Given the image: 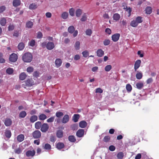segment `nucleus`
<instances>
[{
    "label": "nucleus",
    "instance_id": "1",
    "mask_svg": "<svg viewBox=\"0 0 159 159\" xmlns=\"http://www.w3.org/2000/svg\"><path fill=\"white\" fill-rule=\"evenodd\" d=\"M22 60L25 62H30L32 60L33 57L32 55L30 52L24 53L22 57Z\"/></svg>",
    "mask_w": 159,
    "mask_h": 159
},
{
    "label": "nucleus",
    "instance_id": "2",
    "mask_svg": "<svg viewBox=\"0 0 159 159\" xmlns=\"http://www.w3.org/2000/svg\"><path fill=\"white\" fill-rule=\"evenodd\" d=\"M41 46L43 48L46 47L48 50L52 49L55 47L54 43L52 42H49L47 43L46 42H44L42 43Z\"/></svg>",
    "mask_w": 159,
    "mask_h": 159
},
{
    "label": "nucleus",
    "instance_id": "3",
    "mask_svg": "<svg viewBox=\"0 0 159 159\" xmlns=\"http://www.w3.org/2000/svg\"><path fill=\"white\" fill-rule=\"evenodd\" d=\"M34 84L33 80L32 79H29L26 81H25L24 84H22V86L25 88H26L25 86L28 87H31Z\"/></svg>",
    "mask_w": 159,
    "mask_h": 159
},
{
    "label": "nucleus",
    "instance_id": "4",
    "mask_svg": "<svg viewBox=\"0 0 159 159\" xmlns=\"http://www.w3.org/2000/svg\"><path fill=\"white\" fill-rule=\"evenodd\" d=\"M17 58L18 56L15 53H13L10 55L9 59L10 61L15 62L17 60Z\"/></svg>",
    "mask_w": 159,
    "mask_h": 159
},
{
    "label": "nucleus",
    "instance_id": "5",
    "mask_svg": "<svg viewBox=\"0 0 159 159\" xmlns=\"http://www.w3.org/2000/svg\"><path fill=\"white\" fill-rule=\"evenodd\" d=\"M41 132L39 130L34 131L32 133V136L34 139H38L41 136Z\"/></svg>",
    "mask_w": 159,
    "mask_h": 159
},
{
    "label": "nucleus",
    "instance_id": "6",
    "mask_svg": "<svg viewBox=\"0 0 159 159\" xmlns=\"http://www.w3.org/2000/svg\"><path fill=\"white\" fill-rule=\"evenodd\" d=\"M49 128V126L47 124L43 123L42 125L41 130L43 132H46L48 130Z\"/></svg>",
    "mask_w": 159,
    "mask_h": 159
},
{
    "label": "nucleus",
    "instance_id": "7",
    "mask_svg": "<svg viewBox=\"0 0 159 159\" xmlns=\"http://www.w3.org/2000/svg\"><path fill=\"white\" fill-rule=\"evenodd\" d=\"M141 62V61L140 60H138L135 62L134 65V70L135 71H136L137 70L140 66Z\"/></svg>",
    "mask_w": 159,
    "mask_h": 159
},
{
    "label": "nucleus",
    "instance_id": "8",
    "mask_svg": "<svg viewBox=\"0 0 159 159\" xmlns=\"http://www.w3.org/2000/svg\"><path fill=\"white\" fill-rule=\"evenodd\" d=\"M120 35L117 33L111 36L112 40L114 42H117L119 39Z\"/></svg>",
    "mask_w": 159,
    "mask_h": 159
},
{
    "label": "nucleus",
    "instance_id": "9",
    "mask_svg": "<svg viewBox=\"0 0 159 159\" xmlns=\"http://www.w3.org/2000/svg\"><path fill=\"white\" fill-rule=\"evenodd\" d=\"M35 153V152L34 150H33L32 151L28 150L26 152V155L28 157H33Z\"/></svg>",
    "mask_w": 159,
    "mask_h": 159
},
{
    "label": "nucleus",
    "instance_id": "10",
    "mask_svg": "<svg viewBox=\"0 0 159 159\" xmlns=\"http://www.w3.org/2000/svg\"><path fill=\"white\" fill-rule=\"evenodd\" d=\"M84 133V130L83 129H79L77 132L76 135L79 138L82 137Z\"/></svg>",
    "mask_w": 159,
    "mask_h": 159
},
{
    "label": "nucleus",
    "instance_id": "11",
    "mask_svg": "<svg viewBox=\"0 0 159 159\" xmlns=\"http://www.w3.org/2000/svg\"><path fill=\"white\" fill-rule=\"evenodd\" d=\"M69 117L68 115H66L63 117L62 120V123H66L69 121Z\"/></svg>",
    "mask_w": 159,
    "mask_h": 159
},
{
    "label": "nucleus",
    "instance_id": "12",
    "mask_svg": "<svg viewBox=\"0 0 159 159\" xmlns=\"http://www.w3.org/2000/svg\"><path fill=\"white\" fill-rule=\"evenodd\" d=\"M56 135L57 137L59 138H61L63 135V133L62 130H58L56 133Z\"/></svg>",
    "mask_w": 159,
    "mask_h": 159
},
{
    "label": "nucleus",
    "instance_id": "13",
    "mask_svg": "<svg viewBox=\"0 0 159 159\" xmlns=\"http://www.w3.org/2000/svg\"><path fill=\"white\" fill-rule=\"evenodd\" d=\"M64 146V144L63 143L61 142H59L56 145V148L59 150L63 148Z\"/></svg>",
    "mask_w": 159,
    "mask_h": 159
},
{
    "label": "nucleus",
    "instance_id": "14",
    "mask_svg": "<svg viewBox=\"0 0 159 159\" xmlns=\"http://www.w3.org/2000/svg\"><path fill=\"white\" fill-rule=\"evenodd\" d=\"M25 136L23 134L19 135L17 137V141L19 142H21L24 139Z\"/></svg>",
    "mask_w": 159,
    "mask_h": 159
},
{
    "label": "nucleus",
    "instance_id": "15",
    "mask_svg": "<svg viewBox=\"0 0 159 159\" xmlns=\"http://www.w3.org/2000/svg\"><path fill=\"white\" fill-rule=\"evenodd\" d=\"M61 60L59 58L57 59L55 61V64L57 67H60L61 64Z\"/></svg>",
    "mask_w": 159,
    "mask_h": 159
},
{
    "label": "nucleus",
    "instance_id": "16",
    "mask_svg": "<svg viewBox=\"0 0 159 159\" xmlns=\"http://www.w3.org/2000/svg\"><path fill=\"white\" fill-rule=\"evenodd\" d=\"M38 120V117L36 115H33L31 116L30 119V121L31 123H34Z\"/></svg>",
    "mask_w": 159,
    "mask_h": 159
},
{
    "label": "nucleus",
    "instance_id": "17",
    "mask_svg": "<svg viewBox=\"0 0 159 159\" xmlns=\"http://www.w3.org/2000/svg\"><path fill=\"white\" fill-rule=\"evenodd\" d=\"M104 54L103 51L101 49H98L97 52V55L99 57H102Z\"/></svg>",
    "mask_w": 159,
    "mask_h": 159
},
{
    "label": "nucleus",
    "instance_id": "18",
    "mask_svg": "<svg viewBox=\"0 0 159 159\" xmlns=\"http://www.w3.org/2000/svg\"><path fill=\"white\" fill-rule=\"evenodd\" d=\"M87 125V123L85 121H82L79 123V126L82 128H85Z\"/></svg>",
    "mask_w": 159,
    "mask_h": 159
},
{
    "label": "nucleus",
    "instance_id": "19",
    "mask_svg": "<svg viewBox=\"0 0 159 159\" xmlns=\"http://www.w3.org/2000/svg\"><path fill=\"white\" fill-rule=\"evenodd\" d=\"M120 16L119 14L115 13L114 14L113 18L115 20L117 21L120 19Z\"/></svg>",
    "mask_w": 159,
    "mask_h": 159
},
{
    "label": "nucleus",
    "instance_id": "20",
    "mask_svg": "<svg viewBox=\"0 0 159 159\" xmlns=\"http://www.w3.org/2000/svg\"><path fill=\"white\" fill-rule=\"evenodd\" d=\"M146 13L148 14H150L152 11V9L151 7L148 6L145 9Z\"/></svg>",
    "mask_w": 159,
    "mask_h": 159
},
{
    "label": "nucleus",
    "instance_id": "21",
    "mask_svg": "<svg viewBox=\"0 0 159 159\" xmlns=\"http://www.w3.org/2000/svg\"><path fill=\"white\" fill-rule=\"evenodd\" d=\"M20 4V0H14L13 1V6L16 7L19 6Z\"/></svg>",
    "mask_w": 159,
    "mask_h": 159
},
{
    "label": "nucleus",
    "instance_id": "22",
    "mask_svg": "<svg viewBox=\"0 0 159 159\" xmlns=\"http://www.w3.org/2000/svg\"><path fill=\"white\" fill-rule=\"evenodd\" d=\"M80 115L79 114H74L73 117V120L74 122H76L78 121Z\"/></svg>",
    "mask_w": 159,
    "mask_h": 159
},
{
    "label": "nucleus",
    "instance_id": "23",
    "mask_svg": "<svg viewBox=\"0 0 159 159\" xmlns=\"http://www.w3.org/2000/svg\"><path fill=\"white\" fill-rule=\"evenodd\" d=\"M82 13V11L80 9H77L75 12L76 16L77 17H80Z\"/></svg>",
    "mask_w": 159,
    "mask_h": 159
},
{
    "label": "nucleus",
    "instance_id": "24",
    "mask_svg": "<svg viewBox=\"0 0 159 159\" xmlns=\"http://www.w3.org/2000/svg\"><path fill=\"white\" fill-rule=\"evenodd\" d=\"M27 113L25 111H21L19 114V116L21 118H24L26 116Z\"/></svg>",
    "mask_w": 159,
    "mask_h": 159
},
{
    "label": "nucleus",
    "instance_id": "25",
    "mask_svg": "<svg viewBox=\"0 0 159 159\" xmlns=\"http://www.w3.org/2000/svg\"><path fill=\"white\" fill-rule=\"evenodd\" d=\"M136 78L138 80L141 79L143 77L142 73L141 72L138 71L136 75Z\"/></svg>",
    "mask_w": 159,
    "mask_h": 159
},
{
    "label": "nucleus",
    "instance_id": "26",
    "mask_svg": "<svg viewBox=\"0 0 159 159\" xmlns=\"http://www.w3.org/2000/svg\"><path fill=\"white\" fill-rule=\"evenodd\" d=\"M42 124L41 122L38 121L35 124V127L37 129H39L42 126Z\"/></svg>",
    "mask_w": 159,
    "mask_h": 159
},
{
    "label": "nucleus",
    "instance_id": "27",
    "mask_svg": "<svg viewBox=\"0 0 159 159\" xmlns=\"http://www.w3.org/2000/svg\"><path fill=\"white\" fill-rule=\"evenodd\" d=\"M11 120L9 119H6L5 120V124L7 126H9L11 124Z\"/></svg>",
    "mask_w": 159,
    "mask_h": 159
},
{
    "label": "nucleus",
    "instance_id": "28",
    "mask_svg": "<svg viewBox=\"0 0 159 159\" xmlns=\"http://www.w3.org/2000/svg\"><path fill=\"white\" fill-rule=\"evenodd\" d=\"M130 25L133 27H136L138 25L135 20H134L132 21L130 23Z\"/></svg>",
    "mask_w": 159,
    "mask_h": 159
},
{
    "label": "nucleus",
    "instance_id": "29",
    "mask_svg": "<svg viewBox=\"0 0 159 159\" xmlns=\"http://www.w3.org/2000/svg\"><path fill=\"white\" fill-rule=\"evenodd\" d=\"M26 77V74L24 72L22 73L20 75L19 78L20 80H25Z\"/></svg>",
    "mask_w": 159,
    "mask_h": 159
},
{
    "label": "nucleus",
    "instance_id": "30",
    "mask_svg": "<svg viewBox=\"0 0 159 159\" xmlns=\"http://www.w3.org/2000/svg\"><path fill=\"white\" fill-rule=\"evenodd\" d=\"M136 86L137 88L140 89L143 87V84L142 82H139L136 84Z\"/></svg>",
    "mask_w": 159,
    "mask_h": 159
},
{
    "label": "nucleus",
    "instance_id": "31",
    "mask_svg": "<svg viewBox=\"0 0 159 159\" xmlns=\"http://www.w3.org/2000/svg\"><path fill=\"white\" fill-rule=\"evenodd\" d=\"M68 139L70 142H75L76 141L75 137L73 135L69 136L68 137Z\"/></svg>",
    "mask_w": 159,
    "mask_h": 159
},
{
    "label": "nucleus",
    "instance_id": "32",
    "mask_svg": "<svg viewBox=\"0 0 159 159\" xmlns=\"http://www.w3.org/2000/svg\"><path fill=\"white\" fill-rule=\"evenodd\" d=\"M18 48L20 50H22L25 48V44L23 43H20L18 46Z\"/></svg>",
    "mask_w": 159,
    "mask_h": 159
},
{
    "label": "nucleus",
    "instance_id": "33",
    "mask_svg": "<svg viewBox=\"0 0 159 159\" xmlns=\"http://www.w3.org/2000/svg\"><path fill=\"white\" fill-rule=\"evenodd\" d=\"M75 28L73 26H69L68 29V32L72 34L75 31Z\"/></svg>",
    "mask_w": 159,
    "mask_h": 159
},
{
    "label": "nucleus",
    "instance_id": "34",
    "mask_svg": "<svg viewBox=\"0 0 159 159\" xmlns=\"http://www.w3.org/2000/svg\"><path fill=\"white\" fill-rule=\"evenodd\" d=\"M135 20L138 24L143 22L142 17L140 16L137 17L135 18Z\"/></svg>",
    "mask_w": 159,
    "mask_h": 159
},
{
    "label": "nucleus",
    "instance_id": "35",
    "mask_svg": "<svg viewBox=\"0 0 159 159\" xmlns=\"http://www.w3.org/2000/svg\"><path fill=\"white\" fill-rule=\"evenodd\" d=\"M47 118V117L46 115L43 114H41L39 116V120H44L46 119Z\"/></svg>",
    "mask_w": 159,
    "mask_h": 159
},
{
    "label": "nucleus",
    "instance_id": "36",
    "mask_svg": "<svg viewBox=\"0 0 159 159\" xmlns=\"http://www.w3.org/2000/svg\"><path fill=\"white\" fill-rule=\"evenodd\" d=\"M5 135L6 137L8 138H9L11 136V133L10 130H7L6 131L5 133Z\"/></svg>",
    "mask_w": 159,
    "mask_h": 159
},
{
    "label": "nucleus",
    "instance_id": "37",
    "mask_svg": "<svg viewBox=\"0 0 159 159\" xmlns=\"http://www.w3.org/2000/svg\"><path fill=\"white\" fill-rule=\"evenodd\" d=\"M44 148L46 150H49L51 148V145L48 143H46L44 146H43Z\"/></svg>",
    "mask_w": 159,
    "mask_h": 159
},
{
    "label": "nucleus",
    "instance_id": "38",
    "mask_svg": "<svg viewBox=\"0 0 159 159\" xmlns=\"http://www.w3.org/2000/svg\"><path fill=\"white\" fill-rule=\"evenodd\" d=\"M37 7V5L35 3H32L30 4L29 7L30 9H34Z\"/></svg>",
    "mask_w": 159,
    "mask_h": 159
},
{
    "label": "nucleus",
    "instance_id": "39",
    "mask_svg": "<svg viewBox=\"0 0 159 159\" xmlns=\"http://www.w3.org/2000/svg\"><path fill=\"white\" fill-rule=\"evenodd\" d=\"M6 23V19L5 18H2L0 20L1 25L2 26H4Z\"/></svg>",
    "mask_w": 159,
    "mask_h": 159
},
{
    "label": "nucleus",
    "instance_id": "40",
    "mask_svg": "<svg viewBox=\"0 0 159 159\" xmlns=\"http://www.w3.org/2000/svg\"><path fill=\"white\" fill-rule=\"evenodd\" d=\"M33 25V23L32 22L29 21L26 23V26L28 28H32Z\"/></svg>",
    "mask_w": 159,
    "mask_h": 159
},
{
    "label": "nucleus",
    "instance_id": "41",
    "mask_svg": "<svg viewBox=\"0 0 159 159\" xmlns=\"http://www.w3.org/2000/svg\"><path fill=\"white\" fill-rule=\"evenodd\" d=\"M80 43L79 41H76L75 42L74 47L76 50H79L80 48Z\"/></svg>",
    "mask_w": 159,
    "mask_h": 159
},
{
    "label": "nucleus",
    "instance_id": "42",
    "mask_svg": "<svg viewBox=\"0 0 159 159\" xmlns=\"http://www.w3.org/2000/svg\"><path fill=\"white\" fill-rule=\"evenodd\" d=\"M68 14L67 12H64L61 15V17L63 19H66L68 18Z\"/></svg>",
    "mask_w": 159,
    "mask_h": 159
},
{
    "label": "nucleus",
    "instance_id": "43",
    "mask_svg": "<svg viewBox=\"0 0 159 159\" xmlns=\"http://www.w3.org/2000/svg\"><path fill=\"white\" fill-rule=\"evenodd\" d=\"M22 150L19 147V148L15 149L14 150V152L16 153L19 154L22 152Z\"/></svg>",
    "mask_w": 159,
    "mask_h": 159
},
{
    "label": "nucleus",
    "instance_id": "44",
    "mask_svg": "<svg viewBox=\"0 0 159 159\" xmlns=\"http://www.w3.org/2000/svg\"><path fill=\"white\" fill-rule=\"evenodd\" d=\"M112 68V66L111 65H107L106 66L105 68V70L107 72L110 71Z\"/></svg>",
    "mask_w": 159,
    "mask_h": 159
},
{
    "label": "nucleus",
    "instance_id": "45",
    "mask_svg": "<svg viewBox=\"0 0 159 159\" xmlns=\"http://www.w3.org/2000/svg\"><path fill=\"white\" fill-rule=\"evenodd\" d=\"M126 88L127 91L129 92H131L132 89V86L130 84H127L126 86Z\"/></svg>",
    "mask_w": 159,
    "mask_h": 159
},
{
    "label": "nucleus",
    "instance_id": "46",
    "mask_svg": "<svg viewBox=\"0 0 159 159\" xmlns=\"http://www.w3.org/2000/svg\"><path fill=\"white\" fill-rule=\"evenodd\" d=\"M6 72L8 74L11 75L13 74V69L9 68L7 69Z\"/></svg>",
    "mask_w": 159,
    "mask_h": 159
},
{
    "label": "nucleus",
    "instance_id": "47",
    "mask_svg": "<svg viewBox=\"0 0 159 159\" xmlns=\"http://www.w3.org/2000/svg\"><path fill=\"white\" fill-rule=\"evenodd\" d=\"M63 113L60 111H57L56 113V116L57 117H60L63 116Z\"/></svg>",
    "mask_w": 159,
    "mask_h": 159
},
{
    "label": "nucleus",
    "instance_id": "48",
    "mask_svg": "<svg viewBox=\"0 0 159 159\" xmlns=\"http://www.w3.org/2000/svg\"><path fill=\"white\" fill-rule=\"evenodd\" d=\"M110 43V40L108 39H106L103 41V44L105 46L109 45Z\"/></svg>",
    "mask_w": 159,
    "mask_h": 159
},
{
    "label": "nucleus",
    "instance_id": "49",
    "mask_svg": "<svg viewBox=\"0 0 159 159\" xmlns=\"http://www.w3.org/2000/svg\"><path fill=\"white\" fill-rule=\"evenodd\" d=\"M82 54L83 55V56L84 57H87L89 55V52L87 50L83 51Z\"/></svg>",
    "mask_w": 159,
    "mask_h": 159
},
{
    "label": "nucleus",
    "instance_id": "50",
    "mask_svg": "<svg viewBox=\"0 0 159 159\" xmlns=\"http://www.w3.org/2000/svg\"><path fill=\"white\" fill-rule=\"evenodd\" d=\"M75 10L73 8H71L69 10V13L71 16H74Z\"/></svg>",
    "mask_w": 159,
    "mask_h": 159
},
{
    "label": "nucleus",
    "instance_id": "51",
    "mask_svg": "<svg viewBox=\"0 0 159 159\" xmlns=\"http://www.w3.org/2000/svg\"><path fill=\"white\" fill-rule=\"evenodd\" d=\"M55 116H52L49 119H48L47 120V121L48 123H51L53 122L54 120Z\"/></svg>",
    "mask_w": 159,
    "mask_h": 159
},
{
    "label": "nucleus",
    "instance_id": "52",
    "mask_svg": "<svg viewBox=\"0 0 159 159\" xmlns=\"http://www.w3.org/2000/svg\"><path fill=\"white\" fill-rule=\"evenodd\" d=\"M87 19V16L86 13H84L82 16L81 20L82 21H84L86 20Z\"/></svg>",
    "mask_w": 159,
    "mask_h": 159
},
{
    "label": "nucleus",
    "instance_id": "53",
    "mask_svg": "<svg viewBox=\"0 0 159 159\" xmlns=\"http://www.w3.org/2000/svg\"><path fill=\"white\" fill-rule=\"evenodd\" d=\"M29 44L31 47H33L35 45V41L34 40H32L29 42Z\"/></svg>",
    "mask_w": 159,
    "mask_h": 159
},
{
    "label": "nucleus",
    "instance_id": "54",
    "mask_svg": "<svg viewBox=\"0 0 159 159\" xmlns=\"http://www.w3.org/2000/svg\"><path fill=\"white\" fill-rule=\"evenodd\" d=\"M124 156V154L122 152H120L117 155V157L119 159H122Z\"/></svg>",
    "mask_w": 159,
    "mask_h": 159
},
{
    "label": "nucleus",
    "instance_id": "55",
    "mask_svg": "<svg viewBox=\"0 0 159 159\" xmlns=\"http://www.w3.org/2000/svg\"><path fill=\"white\" fill-rule=\"evenodd\" d=\"M110 136H106L104 137L103 140L104 142H108L110 140Z\"/></svg>",
    "mask_w": 159,
    "mask_h": 159
},
{
    "label": "nucleus",
    "instance_id": "56",
    "mask_svg": "<svg viewBox=\"0 0 159 159\" xmlns=\"http://www.w3.org/2000/svg\"><path fill=\"white\" fill-rule=\"evenodd\" d=\"M27 71L29 73L32 72L34 70V69L32 67H29L27 69Z\"/></svg>",
    "mask_w": 159,
    "mask_h": 159
},
{
    "label": "nucleus",
    "instance_id": "57",
    "mask_svg": "<svg viewBox=\"0 0 159 159\" xmlns=\"http://www.w3.org/2000/svg\"><path fill=\"white\" fill-rule=\"evenodd\" d=\"M85 32L86 35L89 36H90L92 33V30L90 29L87 30Z\"/></svg>",
    "mask_w": 159,
    "mask_h": 159
},
{
    "label": "nucleus",
    "instance_id": "58",
    "mask_svg": "<svg viewBox=\"0 0 159 159\" xmlns=\"http://www.w3.org/2000/svg\"><path fill=\"white\" fill-rule=\"evenodd\" d=\"M103 90L100 88H98L96 89L95 92L96 93H102L103 92Z\"/></svg>",
    "mask_w": 159,
    "mask_h": 159
},
{
    "label": "nucleus",
    "instance_id": "59",
    "mask_svg": "<svg viewBox=\"0 0 159 159\" xmlns=\"http://www.w3.org/2000/svg\"><path fill=\"white\" fill-rule=\"evenodd\" d=\"M20 34V33L19 32V31L16 30L14 32L13 35L14 36L18 37L19 35Z\"/></svg>",
    "mask_w": 159,
    "mask_h": 159
},
{
    "label": "nucleus",
    "instance_id": "60",
    "mask_svg": "<svg viewBox=\"0 0 159 159\" xmlns=\"http://www.w3.org/2000/svg\"><path fill=\"white\" fill-rule=\"evenodd\" d=\"M126 11L127 12H128L129 14V16H130V15L131 12L132 11L131 9L129 7L128 8L127 7H126Z\"/></svg>",
    "mask_w": 159,
    "mask_h": 159
},
{
    "label": "nucleus",
    "instance_id": "61",
    "mask_svg": "<svg viewBox=\"0 0 159 159\" xmlns=\"http://www.w3.org/2000/svg\"><path fill=\"white\" fill-rule=\"evenodd\" d=\"M36 110L34 109H33L32 110H31L30 111V114L31 115H34L36 114Z\"/></svg>",
    "mask_w": 159,
    "mask_h": 159
},
{
    "label": "nucleus",
    "instance_id": "62",
    "mask_svg": "<svg viewBox=\"0 0 159 159\" xmlns=\"http://www.w3.org/2000/svg\"><path fill=\"white\" fill-rule=\"evenodd\" d=\"M50 140L51 142H54L56 140V139L54 136H51L50 138Z\"/></svg>",
    "mask_w": 159,
    "mask_h": 159
},
{
    "label": "nucleus",
    "instance_id": "63",
    "mask_svg": "<svg viewBox=\"0 0 159 159\" xmlns=\"http://www.w3.org/2000/svg\"><path fill=\"white\" fill-rule=\"evenodd\" d=\"M105 32L107 34H111V30L109 28H106V29Z\"/></svg>",
    "mask_w": 159,
    "mask_h": 159
},
{
    "label": "nucleus",
    "instance_id": "64",
    "mask_svg": "<svg viewBox=\"0 0 159 159\" xmlns=\"http://www.w3.org/2000/svg\"><path fill=\"white\" fill-rule=\"evenodd\" d=\"M6 9V7L4 6H2L0 7V13L3 12Z\"/></svg>",
    "mask_w": 159,
    "mask_h": 159
}]
</instances>
